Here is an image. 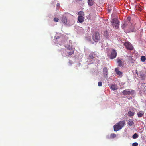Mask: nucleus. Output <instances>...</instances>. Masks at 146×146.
<instances>
[{
    "label": "nucleus",
    "instance_id": "nucleus-1",
    "mask_svg": "<svg viewBox=\"0 0 146 146\" xmlns=\"http://www.w3.org/2000/svg\"><path fill=\"white\" fill-rule=\"evenodd\" d=\"M112 25L113 27L118 28L119 27V22L118 20L116 18H114L111 21Z\"/></svg>",
    "mask_w": 146,
    "mask_h": 146
},
{
    "label": "nucleus",
    "instance_id": "nucleus-2",
    "mask_svg": "<svg viewBox=\"0 0 146 146\" xmlns=\"http://www.w3.org/2000/svg\"><path fill=\"white\" fill-rule=\"evenodd\" d=\"M92 38L95 42H98L100 40L99 33L98 32H95L92 35Z\"/></svg>",
    "mask_w": 146,
    "mask_h": 146
},
{
    "label": "nucleus",
    "instance_id": "nucleus-3",
    "mask_svg": "<svg viewBox=\"0 0 146 146\" xmlns=\"http://www.w3.org/2000/svg\"><path fill=\"white\" fill-rule=\"evenodd\" d=\"M125 124V121L123 120L119 121L114 125L113 128H122Z\"/></svg>",
    "mask_w": 146,
    "mask_h": 146
},
{
    "label": "nucleus",
    "instance_id": "nucleus-4",
    "mask_svg": "<svg viewBox=\"0 0 146 146\" xmlns=\"http://www.w3.org/2000/svg\"><path fill=\"white\" fill-rule=\"evenodd\" d=\"M134 90L129 89H126L122 92V93L124 95H133L134 94Z\"/></svg>",
    "mask_w": 146,
    "mask_h": 146
},
{
    "label": "nucleus",
    "instance_id": "nucleus-5",
    "mask_svg": "<svg viewBox=\"0 0 146 146\" xmlns=\"http://www.w3.org/2000/svg\"><path fill=\"white\" fill-rule=\"evenodd\" d=\"M103 74L105 78H107L108 77V68L106 67H104L103 68Z\"/></svg>",
    "mask_w": 146,
    "mask_h": 146
},
{
    "label": "nucleus",
    "instance_id": "nucleus-6",
    "mask_svg": "<svg viewBox=\"0 0 146 146\" xmlns=\"http://www.w3.org/2000/svg\"><path fill=\"white\" fill-rule=\"evenodd\" d=\"M126 48L128 50H132L133 48V46L129 42H126L125 43Z\"/></svg>",
    "mask_w": 146,
    "mask_h": 146
},
{
    "label": "nucleus",
    "instance_id": "nucleus-7",
    "mask_svg": "<svg viewBox=\"0 0 146 146\" xmlns=\"http://www.w3.org/2000/svg\"><path fill=\"white\" fill-rule=\"evenodd\" d=\"M116 56L117 52L116 51L114 50H113L110 56V59H113L115 58L116 57Z\"/></svg>",
    "mask_w": 146,
    "mask_h": 146
},
{
    "label": "nucleus",
    "instance_id": "nucleus-8",
    "mask_svg": "<svg viewBox=\"0 0 146 146\" xmlns=\"http://www.w3.org/2000/svg\"><path fill=\"white\" fill-rule=\"evenodd\" d=\"M61 20L62 22L64 24H66L67 23V21L66 16L64 15H63L61 17Z\"/></svg>",
    "mask_w": 146,
    "mask_h": 146
},
{
    "label": "nucleus",
    "instance_id": "nucleus-9",
    "mask_svg": "<svg viewBox=\"0 0 146 146\" xmlns=\"http://www.w3.org/2000/svg\"><path fill=\"white\" fill-rule=\"evenodd\" d=\"M117 62L118 64V66L120 67L122 66L124 64V63L122 62V60L119 59L117 58Z\"/></svg>",
    "mask_w": 146,
    "mask_h": 146
},
{
    "label": "nucleus",
    "instance_id": "nucleus-10",
    "mask_svg": "<svg viewBox=\"0 0 146 146\" xmlns=\"http://www.w3.org/2000/svg\"><path fill=\"white\" fill-rule=\"evenodd\" d=\"M84 16H79L78 17V22L82 23L84 21Z\"/></svg>",
    "mask_w": 146,
    "mask_h": 146
},
{
    "label": "nucleus",
    "instance_id": "nucleus-11",
    "mask_svg": "<svg viewBox=\"0 0 146 146\" xmlns=\"http://www.w3.org/2000/svg\"><path fill=\"white\" fill-rule=\"evenodd\" d=\"M115 71L116 74L119 76H121L122 74V73L119 70V68H115Z\"/></svg>",
    "mask_w": 146,
    "mask_h": 146
},
{
    "label": "nucleus",
    "instance_id": "nucleus-12",
    "mask_svg": "<svg viewBox=\"0 0 146 146\" xmlns=\"http://www.w3.org/2000/svg\"><path fill=\"white\" fill-rule=\"evenodd\" d=\"M110 88L113 90H117L118 88L117 86L115 84H112L110 87Z\"/></svg>",
    "mask_w": 146,
    "mask_h": 146
},
{
    "label": "nucleus",
    "instance_id": "nucleus-13",
    "mask_svg": "<svg viewBox=\"0 0 146 146\" xmlns=\"http://www.w3.org/2000/svg\"><path fill=\"white\" fill-rule=\"evenodd\" d=\"M144 113L143 111H140L138 113H137L138 116L139 117H142L144 115Z\"/></svg>",
    "mask_w": 146,
    "mask_h": 146
},
{
    "label": "nucleus",
    "instance_id": "nucleus-14",
    "mask_svg": "<svg viewBox=\"0 0 146 146\" xmlns=\"http://www.w3.org/2000/svg\"><path fill=\"white\" fill-rule=\"evenodd\" d=\"M104 35L106 38H108L109 37V34L107 31H104Z\"/></svg>",
    "mask_w": 146,
    "mask_h": 146
},
{
    "label": "nucleus",
    "instance_id": "nucleus-15",
    "mask_svg": "<svg viewBox=\"0 0 146 146\" xmlns=\"http://www.w3.org/2000/svg\"><path fill=\"white\" fill-rule=\"evenodd\" d=\"M88 3L89 5L92 6L94 4V0H88Z\"/></svg>",
    "mask_w": 146,
    "mask_h": 146
},
{
    "label": "nucleus",
    "instance_id": "nucleus-16",
    "mask_svg": "<svg viewBox=\"0 0 146 146\" xmlns=\"http://www.w3.org/2000/svg\"><path fill=\"white\" fill-rule=\"evenodd\" d=\"M128 114L129 116H133L134 115V113L132 112L131 111H129L128 112Z\"/></svg>",
    "mask_w": 146,
    "mask_h": 146
},
{
    "label": "nucleus",
    "instance_id": "nucleus-17",
    "mask_svg": "<svg viewBox=\"0 0 146 146\" xmlns=\"http://www.w3.org/2000/svg\"><path fill=\"white\" fill-rule=\"evenodd\" d=\"M134 123L132 120H129L128 123V124L130 126H132L134 124Z\"/></svg>",
    "mask_w": 146,
    "mask_h": 146
},
{
    "label": "nucleus",
    "instance_id": "nucleus-18",
    "mask_svg": "<svg viewBox=\"0 0 146 146\" xmlns=\"http://www.w3.org/2000/svg\"><path fill=\"white\" fill-rule=\"evenodd\" d=\"M116 136V135L115 134H111L110 136V138L113 139L115 138Z\"/></svg>",
    "mask_w": 146,
    "mask_h": 146
},
{
    "label": "nucleus",
    "instance_id": "nucleus-19",
    "mask_svg": "<svg viewBox=\"0 0 146 146\" xmlns=\"http://www.w3.org/2000/svg\"><path fill=\"white\" fill-rule=\"evenodd\" d=\"M78 14L79 15V16H84V13L83 11H80L78 13Z\"/></svg>",
    "mask_w": 146,
    "mask_h": 146
},
{
    "label": "nucleus",
    "instance_id": "nucleus-20",
    "mask_svg": "<svg viewBox=\"0 0 146 146\" xmlns=\"http://www.w3.org/2000/svg\"><path fill=\"white\" fill-rule=\"evenodd\" d=\"M141 60L142 62H145L146 60V58L145 56H142L141 57Z\"/></svg>",
    "mask_w": 146,
    "mask_h": 146
},
{
    "label": "nucleus",
    "instance_id": "nucleus-21",
    "mask_svg": "<svg viewBox=\"0 0 146 146\" xmlns=\"http://www.w3.org/2000/svg\"><path fill=\"white\" fill-rule=\"evenodd\" d=\"M138 137V135L136 133H135L133 136V139H136Z\"/></svg>",
    "mask_w": 146,
    "mask_h": 146
},
{
    "label": "nucleus",
    "instance_id": "nucleus-22",
    "mask_svg": "<svg viewBox=\"0 0 146 146\" xmlns=\"http://www.w3.org/2000/svg\"><path fill=\"white\" fill-rule=\"evenodd\" d=\"M86 40L88 41H91V39L90 37H86Z\"/></svg>",
    "mask_w": 146,
    "mask_h": 146
},
{
    "label": "nucleus",
    "instance_id": "nucleus-23",
    "mask_svg": "<svg viewBox=\"0 0 146 146\" xmlns=\"http://www.w3.org/2000/svg\"><path fill=\"white\" fill-rule=\"evenodd\" d=\"M74 51H72L69 52H68V54L69 55H71L72 54H74Z\"/></svg>",
    "mask_w": 146,
    "mask_h": 146
},
{
    "label": "nucleus",
    "instance_id": "nucleus-24",
    "mask_svg": "<svg viewBox=\"0 0 146 146\" xmlns=\"http://www.w3.org/2000/svg\"><path fill=\"white\" fill-rule=\"evenodd\" d=\"M59 20L58 18H55L54 19V21L56 22H57Z\"/></svg>",
    "mask_w": 146,
    "mask_h": 146
},
{
    "label": "nucleus",
    "instance_id": "nucleus-25",
    "mask_svg": "<svg viewBox=\"0 0 146 146\" xmlns=\"http://www.w3.org/2000/svg\"><path fill=\"white\" fill-rule=\"evenodd\" d=\"M98 86L100 87L102 85V83L101 82H99L98 83Z\"/></svg>",
    "mask_w": 146,
    "mask_h": 146
},
{
    "label": "nucleus",
    "instance_id": "nucleus-26",
    "mask_svg": "<svg viewBox=\"0 0 146 146\" xmlns=\"http://www.w3.org/2000/svg\"><path fill=\"white\" fill-rule=\"evenodd\" d=\"M67 49L69 50H72L73 49V48L72 46H69L67 48Z\"/></svg>",
    "mask_w": 146,
    "mask_h": 146
},
{
    "label": "nucleus",
    "instance_id": "nucleus-27",
    "mask_svg": "<svg viewBox=\"0 0 146 146\" xmlns=\"http://www.w3.org/2000/svg\"><path fill=\"white\" fill-rule=\"evenodd\" d=\"M138 144L137 143L135 142L133 144V146H138Z\"/></svg>",
    "mask_w": 146,
    "mask_h": 146
},
{
    "label": "nucleus",
    "instance_id": "nucleus-28",
    "mask_svg": "<svg viewBox=\"0 0 146 146\" xmlns=\"http://www.w3.org/2000/svg\"><path fill=\"white\" fill-rule=\"evenodd\" d=\"M89 56L91 59H93L94 58V56H93V55L92 54V53H90V55H89Z\"/></svg>",
    "mask_w": 146,
    "mask_h": 146
},
{
    "label": "nucleus",
    "instance_id": "nucleus-29",
    "mask_svg": "<svg viewBox=\"0 0 146 146\" xmlns=\"http://www.w3.org/2000/svg\"><path fill=\"white\" fill-rule=\"evenodd\" d=\"M121 128H114V131H119L120 130V129H121Z\"/></svg>",
    "mask_w": 146,
    "mask_h": 146
},
{
    "label": "nucleus",
    "instance_id": "nucleus-30",
    "mask_svg": "<svg viewBox=\"0 0 146 146\" xmlns=\"http://www.w3.org/2000/svg\"><path fill=\"white\" fill-rule=\"evenodd\" d=\"M127 20L129 21V22L130 20H131V17H127Z\"/></svg>",
    "mask_w": 146,
    "mask_h": 146
},
{
    "label": "nucleus",
    "instance_id": "nucleus-31",
    "mask_svg": "<svg viewBox=\"0 0 146 146\" xmlns=\"http://www.w3.org/2000/svg\"><path fill=\"white\" fill-rule=\"evenodd\" d=\"M56 5L57 7H59L60 6V4L59 3H58Z\"/></svg>",
    "mask_w": 146,
    "mask_h": 146
},
{
    "label": "nucleus",
    "instance_id": "nucleus-32",
    "mask_svg": "<svg viewBox=\"0 0 146 146\" xmlns=\"http://www.w3.org/2000/svg\"><path fill=\"white\" fill-rule=\"evenodd\" d=\"M136 73L137 74V75L138 74V72L137 71V70H136Z\"/></svg>",
    "mask_w": 146,
    "mask_h": 146
},
{
    "label": "nucleus",
    "instance_id": "nucleus-33",
    "mask_svg": "<svg viewBox=\"0 0 146 146\" xmlns=\"http://www.w3.org/2000/svg\"><path fill=\"white\" fill-rule=\"evenodd\" d=\"M126 25V23H124L123 25V26H125Z\"/></svg>",
    "mask_w": 146,
    "mask_h": 146
},
{
    "label": "nucleus",
    "instance_id": "nucleus-34",
    "mask_svg": "<svg viewBox=\"0 0 146 146\" xmlns=\"http://www.w3.org/2000/svg\"><path fill=\"white\" fill-rule=\"evenodd\" d=\"M108 12H110L111 11V10L110 9H108Z\"/></svg>",
    "mask_w": 146,
    "mask_h": 146
}]
</instances>
